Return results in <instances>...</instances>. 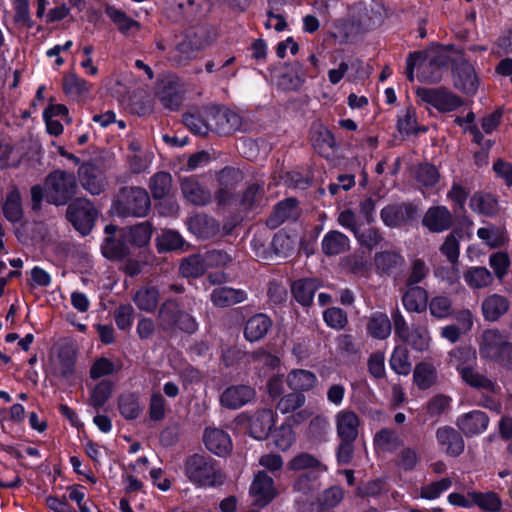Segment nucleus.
<instances>
[{
  "label": "nucleus",
  "instance_id": "f257e3e1",
  "mask_svg": "<svg viewBox=\"0 0 512 512\" xmlns=\"http://www.w3.org/2000/svg\"><path fill=\"white\" fill-rule=\"evenodd\" d=\"M184 473L190 482L199 487L222 485L225 479L218 462L201 453H194L185 459Z\"/></svg>",
  "mask_w": 512,
  "mask_h": 512
},
{
  "label": "nucleus",
  "instance_id": "f03ea898",
  "mask_svg": "<svg viewBox=\"0 0 512 512\" xmlns=\"http://www.w3.org/2000/svg\"><path fill=\"white\" fill-rule=\"evenodd\" d=\"M158 328L165 334L173 336L178 331L192 334L198 329L196 319L184 311L177 301H164L157 313Z\"/></svg>",
  "mask_w": 512,
  "mask_h": 512
},
{
  "label": "nucleus",
  "instance_id": "7ed1b4c3",
  "mask_svg": "<svg viewBox=\"0 0 512 512\" xmlns=\"http://www.w3.org/2000/svg\"><path fill=\"white\" fill-rule=\"evenodd\" d=\"M45 198L49 204L64 206L77 194L78 183L74 173L61 169L51 171L44 181Z\"/></svg>",
  "mask_w": 512,
  "mask_h": 512
},
{
  "label": "nucleus",
  "instance_id": "20e7f679",
  "mask_svg": "<svg viewBox=\"0 0 512 512\" xmlns=\"http://www.w3.org/2000/svg\"><path fill=\"white\" fill-rule=\"evenodd\" d=\"M112 207L121 217H145L150 211L151 201L144 188L125 186L119 189Z\"/></svg>",
  "mask_w": 512,
  "mask_h": 512
},
{
  "label": "nucleus",
  "instance_id": "39448f33",
  "mask_svg": "<svg viewBox=\"0 0 512 512\" xmlns=\"http://www.w3.org/2000/svg\"><path fill=\"white\" fill-rule=\"evenodd\" d=\"M480 353L506 369L512 370V343L496 329L484 331Z\"/></svg>",
  "mask_w": 512,
  "mask_h": 512
},
{
  "label": "nucleus",
  "instance_id": "423d86ee",
  "mask_svg": "<svg viewBox=\"0 0 512 512\" xmlns=\"http://www.w3.org/2000/svg\"><path fill=\"white\" fill-rule=\"evenodd\" d=\"M66 217L77 231L86 235L94 226L97 210L88 199L78 198L69 204Z\"/></svg>",
  "mask_w": 512,
  "mask_h": 512
},
{
  "label": "nucleus",
  "instance_id": "0eeeda50",
  "mask_svg": "<svg viewBox=\"0 0 512 512\" xmlns=\"http://www.w3.org/2000/svg\"><path fill=\"white\" fill-rule=\"evenodd\" d=\"M417 96L425 103L433 106L439 112H451L463 105L462 99L444 87L425 88L416 90Z\"/></svg>",
  "mask_w": 512,
  "mask_h": 512
},
{
  "label": "nucleus",
  "instance_id": "6e6552de",
  "mask_svg": "<svg viewBox=\"0 0 512 512\" xmlns=\"http://www.w3.org/2000/svg\"><path fill=\"white\" fill-rule=\"evenodd\" d=\"M243 175L239 169L225 167L217 174L218 187L214 199L218 206L231 205L235 200V191L242 182Z\"/></svg>",
  "mask_w": 512,
  "mask_h": 512
},
{
  "label": "nucleus",
  "instance_id": "1a4fd4ad",
  "mask_svg": "<svg viewBox=\"0 0 512 512\" xmlns=\"http://www.w3.org/2000/svg\"><path fill=\"white\" fill-rule=\"evenodd\" d=\"M420 61L419 80L435 84L442 79V69L447 66L449 59L444 49H437L429 55L424 53V60Z\"/></svg>",
  "mask_w": 512,
  "mask_h": 512
},
{
  "label": "nucleus",
  "instance_id": "9d476101",
  "mask_svg": "<svg viewBox=\"0 0 512 512\" xmlns=\"http://www.w3.org/2000/svg\"><path fill=\"white\" fill-rule=\"evenodd\" d=\"M454 87L467 95H474L478 90V77L474 67L466 60L454 61L452 66Z\"/></svg>",
  "mask_w": 512,
  "mask_h": 512
},
{
  "label": "nucleus",
  "instance_id": "9b49d317",
  "mask_svg": "<svg viewBox=\"0 0 512 512\" xmlns=\"http://www.w3.org/2000/svg\"><path fill=\"white\" fill-rule=\"evenodd\" d=\"M253 499V505L257 507L267 506L278 494L274 480L264 471H258L249 489Z\"/></svg>",
  "mask_w": 512,
  "mask_h": 512
},
{
  "label": "nucleus",
  "instance_id": "f8f14e48",
  "mask_svg": "<svg viewBox=\"0 0 512 512\" xmlns=\"http://www.w3.org/2000/svg\"><path fill=\"white\" fill-rule=\"evenodd\" d=\"M381 219L388 227H400L418 216V208L412 203L391 204L381 210Z\"/></svg>",
  "mask_w": 512,
  "mask_h": 512
},
{
  "label": "nucleus",
  "instance_id": "ddd939ff",
  "mask_svg": "<svg viewBox=\"0 0 512 512\" xmlns=\"http://www.w3.org/2000/svg\"><path fill=\"white\" fill-rule=\"evenodd\" d=\"M256 397L254 387L237 384L227 387L220 395V404L230 410H236L252 402Z\"/></svg>",
  "mask_w": 512,
  "mask_h": 512
},
{
  "label": "nucleus",
  "instance_id": "4468645a",
  "mask_svg": "<svg viewBox=\"0 0 512 512\" xmlns=\"http://www.w3.org/2000/svg\"><path fill=\"white\" fill-rule=\"evenodd\" d=\"M211 131L219 135H230L242 126L241 117L234 111L226 108L211 107Z\"/></svg>",
  "mask_w": 512,
  "mask_h": 512
},
{
  "label": "nucleus",
  "instance_id": "2eb2a0df",
  "mask_svg": "<svg viewBox=\"0 0 512 512\" xmlns=\"http://www.w3.org/2000/svg\"><path fill=\"white\" fill-rule=\"evenodd\" d=\"M183 197L194 206H206L212 201L210 190L195 177H185L180 183Z\"/></svg>",
  "mask_w": 512,
  "mask_h": 512
},
{
  "label": "nucleus",
  "instance_id": "dca6fc26",
  "mask_svg": "<svg viewBox=\"0 0 512 512\" xmlns=\"http://www.w3.org/2000/svg\"><path fill=\"white\" fill-rule=\"evenodd\" d=\"M184 93V85L177 77H167L162 81L159 99L165 108L174 111L179 109Z\"/></svg>",
  "mask_w": 512,
  "mask_h": 512
},
{
  "label": "nucleus",
  "instance_id": "f3484780",
  "mask_svg": "<svg viewBox=\"0 0 512 512\" xmlns=\"http://www.w3.org/2000/svg\"><path fill=\"white\" fill-rule=\"evenodd\" d=\"M188 230L196 237L210 239L220 232V223L205 213H196L186 221Z\"/></svg>",
  "mask_w": 512,
  "mask_h": 512
},
{
  "label": "nucleus",
  "instance_id": "a211bd4d",
  "mask_svg": "<svg viewBox=\"0 0 512 512\" xmlns=\"http://www.w3.org/2000/svg\"><path fill=\"white\" fill-rule=\"evenodd\" d=\"M78 175L83 188L92 195H99L105 189L106 182L102 171L93 163L80 165Z\"/></svg>",
  "mask_w": 512,
  "mask_h": 512
},
{
  "label": "nucleus",
  "instance_id": "6ab92c4d",
  "mask_svg": "<svg viewBox=\"0 0 512 512\" xmlns=\"http://www.w3.org/2000/svg\"><path fill=\"white\" fill-rule=\"evenodd\" d=\"M422 223L430 232L441 233L452 227L453 216L445 206H434L426 211Z\"/></svg>",
  "mask_w": 512,
  "mask_h": 512
},
{
  "label": "nucleus",
  "instance_id": "aec40b11",
  "mask_svg": "<svg viewBox=\"0 0 512 512\" xmlns=\"http://www.w3.org/2000/svg\"><path fill=\"white\" fill-rule=\"evenodd\" d=\"M211 107L194 109L183 114L184 125L195 135L206 136L211 131Z\"/></svg>",
  "mask_w": 512,
  "mask_h": 512
},
{
  "label": "nucleus",
  "instance_id": "412c9836",
  "mask_svg": "<svg viewBox=\"0 0 512 512\" xmlns=\"http://www.w3.org/2000/svg\"><path fill=\"white\" fill-rule=\"evenodd\" d=\"M203 440L206 448L219 457H225L232 451V441L228 433L218 428H207Z\"/></svg>",
  "mask_w": 512,
  "mask_h": 512
},
{
  "label": "nucleus",
  "instance_id": "4be33fe9",
  "mask_svg": "<svg viewBox=\"0 0 512 512\" xmlns=\"http://www.w3.org/2000/svg\"><path fill=\"white\" fill-rule=\"evenodd\" d=\"M456 424L467 437H471L487 429L489 418L484 412L475 410L459 417Z\"/></svg>",
  "mask_w": 512,
  "mask_h": 512
},
{
  "label": "nucleus",
  "instance_id": "5701e85b",
  "mask_svg": "<svg viewBox=\"0 0 512 512\" xmlns=\"http://www.w3.org/2000/svg\"><path fill=\"white\" fill-rule=\"evenodd\" d=\"M336 430L339 439L356 440L359 434L360 419L351 410H341L336 414Z\"/></svg>",
  "mask_w": 512,
  "mask_h": 512
},
{
  "label": "nucleus",
  "instance_id": "b1692460",
  "mask_svg": "<svg viewBox=\"0 0 512 512\" xmlns=\"http://www.w3.org/2000/svg\"><path fill=\"white\" fill-rule=\"evenodd\" d=\"M274 423V412L272 409L265 408L258 410L250 418V433L255 439L263 440L271 432Z\"/></svg>",
  "mask_w": 512,
  "mask_h": 512
},
{
  "label": "nucleus",
  "instance_id": "393cba45",
  "mask_svg": "<svg viewBox=\"0 0 512 512\" xmlns=\"http://www.w3.org/2000/svg\"><path fill=\"white\" fill-rule=\"evenodd\" d=\"M299 216V208L296 199L288 198L279 202L272 214L267 219V225L270 228H277L285 221H295Z\"/></svg>",
  "mask_w": 512,
  "mask_h": 512
},
{
  "label": "nucleus",
  "instance_id": "a878e982",
  "mask_svg": "<svg viewBox=\"0 0 512 512\" xmlns=\"http://www.w3.org/2000/svg\"><path fill=\"white\" fill-rule=\"evenodd\" d=\"M428 292L420 286L402 289V304L408 312L422 313L428 306Z\"/></svg>",
  "mask_w": 512,
  "mask_h": 512
},
{
  "label": "nucleus",
  "instance_id": "bb28decb",
  "mask_svg": "<svg viewBox=\"0 0 512 512\" xmlns=\"http://www.w3.org/2000/svg\"><path fill=\"white\" fill-rule=\"evenodd\" d=\"M436 438L450 456H458L464 451V440L461 434L452 427L443 426L438 428Z\"/></svg>",
  "mask_w": 512,
  "mask_h": 512
},
{
  "label": "nucleus",
  "instance_id": "cd10ccee",
  "mask_svg": "<svg viewBox=\"0 0 512 512\" xmlns=\"http://www.w3.org/2000/svg\"><path fill=\"white\" fill-rule=\"evenodd\" d=\"M272 327V320L263 313L251 316L244 326V337L249 342L262 340Z\"/></svg>",
  "mask_w": 512,
  "mask_h": 512
},
{
  "label": "nucleus",
  "instance_id": "c85d7f7f",
  "mask_svg": "<svg viewBox=\"0 0 512 512\" xmlns=\"http://www.w3.org/2000/svg\"><path fill=\"white\" fill-rule=\"evenodd\" d=\"M510 307V301L507 297L500 294H491L482 302V313L487 321H497L500 319Z\"/></svg>",
  "mask_w": 512,
  "mask_h": 512
},
{
  "label": "nucleus",
  "instance_id": "c756f323",
  "mask_svg": "<svg viewBox=\"0 0 512 512\" xmlns=\"http://www.w3.org/2000/svg\"><path fill=\"white\" fill-rule=\"evenodd\" d=\"M246 298L247 295L245 291L226 286L215 288L210 295L213 305L220 308L241 303L245 301Z\"/></svg>",
  "mask_w": 512,
  "mask_h": 512
},
{
  "label": "nucleus",
  "instance_id": "7c9ffc66",
  "mask_svg": "<svg viewBox=\"0 0 512 512\" xmlns=\"http://www.w3.org/2000/svg\"><path fill=\"white\" fill-rule=\"evenodd\" d=\"M374 263L380 274L390 275L404 264V258L396 250H385L375 254Z\"/></svg>",
  "mask_w": 512,
  "mask_h": 512
},
{
  "label": "nucleus",
  "instance_id": "2f4dec72",
  "mask_svg": "<svg viewBox=\"0 0 512 512\" xmlns=\"http://www.w3.org/2000/svg\"><path fill=\"white\" fill-rule=\"evenodd\" d=\"M457 371L460 373L463 381L473 388L485 390L487 392H495L497 389V385L494 381L487 378L485 375L480 374L471 367L459 365L457 366Z\"/></svg>",
  "mask_w": 512,
  "mask_h": 512
},
{
  "label": "nucleus",
  "instance_id": "473e14b6",
  "mask_svg": "<svg viewBox=\"0 0 512 512\" xmlns=\"http://www.w3.org/2000/svg\"><path fill=\"white\" fill-rule=\"evenodd\" d=\"M316 381V375L313 372L304 369L292 370L286 377L287 386L292 391L300 393L312 389L315 386Z\"/></svg>",
  "mask_w": 512,
  "mask_h": 512
},
{
  "label": "nucleus",
  "instance_id": "72a5a7b5",
  "mask_svg": "<svg viewBox=\"0 0 512 512\" xmlns=\"http://www.w3.org/2000/svg\"><path fill=\"white\" fill-rule=\"evenodd\" d=\"M322 251L327 256H335L349 249V239L343 233L332 230L322 239Z\"/></svg>",
  "mask_w": 512,
  "mask_h": 512
},
{
  "label": "nucleus",
  "instance_id": "f704fd0d",
  "mask_svg": "<svg viewBox=\"0 0 512 512\" xmlns=\"http://www.w3.org/2000/svg\"><path fill=\"white\" fill-rule=\"evenodd\" d=\"M265 189L260 183L249 184L242 193L240 205L244 210H254L265 205Z\"/></svg>",
  "mask_w": 512,
  "mask_h": 512
},
{
  "label": "nucleus",
  "instance_id": "c9c22d12",
  "mask_svg": "<svg viewBox=\"0 0 512 512\" xmlns=\"http://www.w3.org/2000/svg\"><path fill=\"white\" fill-rule=\"evenodd\" d=\"M199 52V43H191L190 39L183 38L171 51L170 61L176 66H183L195 58Z\"/></svg>",
  "mask_w": 512,
  "mask_h": 512
},
{
  "label": "nucleus",
  "instance_id": "e433bc0d",
  "mask_svg": "<svg viewBox=\"0 0 512 512\" xmlns=\"http://www.w3.org/2000/svg\"><path fill=\"white\" fill-rule=\"evenodd\" d=\"M391 329V320L383 312H375L368 319L367 332L373 338L384 340L390 336Z\"/></svg>",
  "mask_w": 512,
  "mask_h": 512
},
{
  "label": "nucleus",
  "instance_id": "4c0bfd02",
  "mask_svg": "<svg viewBox=\"0 0 512 512\" xmlns=\"http://www.w3.org/2000/svg\"><path fill=\"white\" fill-rule=\"evenodd\" d=\"M319 285L314 279H300L292 284L291 291L295 300L303 306H309Z\"/></svg>",
  "mask_w": 512,
  "mask_h": 512
},
{
  "label": "nucleus",
  "instance_id": "58836bf2",
  "mask_svg": "<svg viewBox=\"0 0 512 512\" xmlns=\"http://www.w3.org/2000/svg\"><path fill=\"white\" fill-rule=\"evenodd\" d=\"M133 301L138 309L148 313L154 312L159 303V291L152 286L141 287L133 295Z\"/></svg>",
  "mask_w": 512,
  "mask_h": 512
},
{
  "label": "nucleus",
  "instance_id": "ea45409f",
  "mask_svg": "<svg viewBox=\"0 0 512 512\" xmlns=\"http://www.w3.org/2000/svg\"><path fill=\"white\" fill-rule=\"evenodd\" d=\"M63 90L68 97L76 101L86 98L89 93L87 82L74 73H69L63 78Z\"/></svg>",
  "mask_w": 512,
  "mask_h": 512
},
{
  "label": "nucleus",
  "instance_id": "a19ab883",
  "mask_svg": "<svg viewBox=\"0 0 512 512\" xmlns=\"http://www.w3.org/2000/svg\"><path fill=\"white\" fill-rule=\"evenodd\" d=\"M462 236L461 230H453L449 233L444 242L441 244L439 250L446 258L450 265L460 264V238Z\"/></svg>",
  "mask_w": 512,
  "mask_h": 512
},
{
  "label": "nucleus",
  "instance_id": "79ce46f5",
  "mask_svg": "<svg viewBox=\"0 0 512 512\" xmlns=\"http://www.w3.org/2000/svg\"><path fill=\"white\" fill-rule=\"evenodd\" d=\"M152 232V224L149 221H145L129 227L124 234V238L135 246L143 247L150 242Z\"/></svg>",
  "mask_w": 512,
  "mask_h": 512
},
{
  "label": "nucleus",
  "instance_id": "37998d69",
  "mask_svg": "<svg viewBox=\"0 0 512 512\" xmlns=\"http://www.w3.org/2000/svg\"><path fill=\"white\" fill-rule=\"evenodd\" d=\"M416 351H425L429 348L430 337L425 326L413 324L408 334L401 340Z\"/></svg>",
  "mask_w": 512,
  "mask_h": 512
},
{
  "label": "nucleus",
  "instance_id": "c03bdc74",
  "mask_svg": "<svg viewBox=\"0 0 512 512\" xmlns=\"http://www.w3.org/2000/svg\"><path fill=\"white\" fill-rule=\"evenodd\" d=\"M373 443L379 451L393 452L402 445V440L396 431L383 428L374 435Z\"/></svg>",
  "mask_w": 512,
  "mask_h": 512
},
{
  "label": "nucleus",
  "instance_id": "a18cd8bd",
  "mask_svg": "<svg viewBox=\"0 0 512 512\" xmlns=\"http://www.w3.org/2000/svg\"><path fill=\"white\" fill-rule=\"evenodd\" d=\"M76 352L72 346H63L58 353L56 373L63 378H70L75 369Z\"/></svg>",
  "mask_w": 512,
  "mask_h": 512
},
{
  "label": "nucleus",
  "instance_id": "49530a36",
  "mask_svg": "<svg viewBox=\"0 0 512 512\" xmlns=\"http://www.w3.org/2000/svg\"><path fill=\"white\" fill-rule=\"evenodd\" d=\"M118 409L120 414L127 420L138 418L143 411V407L139 403V397L134 393L120 395L118 398Z\"/></svg>",
  "mask_w": 512,
  "mask_h": 512
},
{
  "label": "nucleus",
  "instance_id": "de8ad7c7",
  "mask_svg": "<svg viewBox=\"0 0 512 512\" xmlns=\"http://www.w3.org/2000/svg\"><path fill=\"white\" fill-rule=\"evenodd\" d=\"M206 267L204 255L194 254L181 261L179 271L186 278H197L204 273Z\"/></svg>",
  "mask_w": 512,
  "mask_h": 512
},
{
  "label": "nucleus",
  "instance_id": "09e8293b",
  "mask_svg": "<svg viewBox=\"0 0 512 512\" xmlns=\"http://www.w3.org/2000/svg\"><path fill=\"white\" fill-rule=\"evenodd\" d=\"M467 284L474 289L485 288L493 283V275L486 267H470L464 273Z\"/></svg>",
  "mask_w": 512,
  "mask_h": 512
},
{
  "label": "nucleus",
  "instance_id": "8fccbe9b",
  "mask_svg": "<svg viewBox=\"0 0 512 512\" xmlns=\"http://www.w3.org/2000/svg\"><path fill=\"white\" fill-rule=\"evenodd\" d=\"M149 188L155 199L166 197L172 188V176L168 172L160 171L155 173L149 181Z\"/></svg>",
  "mask_w": 512,
  "mask_h": 512
},
{
  "label": "nucleus",
  "instance_id": "3c124183",
  "mask_svg": "<svg viewBox=\"0 0 512 512\" xmlns=\"http://www.w3.org/2000/svg\"><path fill=\"white\" fill-rule=\"evenodd\" d=\"M469 205L473 211L485 216H493L498 211L497 200L490 194H474Z\"/></svg>",
  "mask_w": 512,
  "mask_h": 512
},
{
  "label": "nucleus",
  "instance_id": "603ef678",
  "mask_svg": "<svg viewBox=\"0 0 512 512\" xmlns=\"http://www.w3.org/2000/svg\"><path fill=\"white\" fill-rule=\"evenodd\" d=\"M287 468L288 470L295 472L302 470H310V472H313L314 470L320 468H322L323 470L326 469L318 458L306 452H302L294 456L288 462Z\"/></svg>",
  "mask_w": 512,
  "mask_h": 512
},
{
  "label": "nucleus",
  "instance_id": "864d4df0",
  "mask_svg": "<svg viewBox=\"0 0 512 512\" xmlns=\"http://www.w3.org/2000/svg\"><path fill=\"white\" fill-rule=\"evenodd\" d=\"M315 150L322 156H329L336 142L330 130L324 127L317 129L312 135Z\"/></svg>",
  "mask_w": 512,
  "mask_h": 512
},
{
  "label": "nucleus",
  "instance_id": "5fc2aeb1",
  "mask_svg": "<svg viewBox=\"0 0 512 512\" xmlns=\"http://www.w3.org/2000/svg\"><path fill=\"white\" fill-rule=\"evenodd\" d=\"M3 213L6 219L12 223L19 222L23 217L21 196L17 190H12L6 196L3 204Z\"/></svg>",
  "mask_w": 512,
  "mask_h": 512
},
{
  "label": "nucleus",
  "instance_id": "6e6d98bb",
  "mask_svg": "<svg viewBox=\"0 0 512 512\" xmlns=\"http://www.w3.org/2000/svg\"><path fill=\"white\" fill-rule=\"evenodd\" d=\"M413 378L419 389L426 390L436 383L437 373L431 364L420 363L414 369Z\"/></svg>",
  "mask_w": 512,
  "mask_h": 512
},
{
  "label": "nucleus",
  "instance_id": "4d7b16f0",
  "mask_svg": "<svg viewBox=\"0 0 512 512\" xmlns=\"http://www.w3.org/2000/svg\"><path fill=\"white\" fill-rule=\"evenodd\" d=\"M105 12L123 34L128 35L133 30L137 31L139 29V23L137 21L128 17L123 11L114 6H107Z\"/></svg>",
  "mask_w": 512,
  "mask_h": 512
},
{
  "label": "nucleus",
  "instance_id": "13d9d810",
  "mask_svg": "<svg viewBox=\"0 0 512 512\" xmlns=\"http://www.w3.org/2000/svg\"><path fill=\"white\" fill-rule=\"evenodd\" d=\"M101 251L103 256L109 260H121L128 255V247L114 236H107L104 239Z\"/></svg>",
  "mask_w": 512,
  "mask_h": 512
},
{
  "label": "nucleus",
  "instance_id": "bf43d9fd",
  "mask_svg": "<svg viewBox=\"0 0 512 512\" xmlns=\"http://www.w3.org/2000/svg\"><path fill=\"white\" fill-rule=\"evenodd\" d=\"M391 368L400 375H408L411 371L409 351L405 345H397L390 358Z\"/></svg>",
  "mask_w": 512,
  "mask_h": 512
},
{
  "label": "nucleus",
  "instance_id": "052dcab7",
  "mask_svg": "<svg viewBox=\"0 0 512 512\" xmlns=\"http://www.w3.org/2000/svg\"><path fill=\"white\" fill-rule=\"evenodd\" d=\"M470 496L472 497L473 506L476 505L482 510L497 512L501 509V500L494 492L481 493L472 491Z\"/></svg>",
  "mask_w": 512,
  "mask_h": 512
},
{
  "label": "nucleus",
  "instance_id": "680f3d73",
  "mask_svg": "<svg viewBox=\"0 0 512 512\" xmlns=\"http://www.w3.org/2000/svg\"><path fill=\"white\" fill-rule=\"evenodd\" d=\"M305 401L306 397L303 393L292 391L280 397L276 404V409L282 414L292 413L301 408L305 404Z\"/></svg>",
  "mask_w": 512,
  "mask_h": 512
},
{
  "label": "nucleus",
  "instance_id": "e2e57ef3",
  "mask_svg": "<svg viewBox=\"0 0 512 512\" xmlns=\"http://www.w3.org/2000/svg\"><path fill=\"white\" fill-rule=\"evenodd\" d=\"M113 384L111 381L103 380L99 382L91 392L90 405L99 410L111 397Z\"/></svg>",
  "mask_w": 512,
  "mask_h": 512
},
{
  "label": "nucleus",
  "instance_id": "0e129e2a",
  "mask_svg": "<svg viewBox=\"0 0 512 512\" xmlns=\"http://www.w3.org/2000/svg\"><path fill=\"white\" fill-rule=\"evenodd\" d=\"M430 314L437 319H444L453 314L452 300L446 296H435L428 303Z\"/></svg>",
  "mask_w": 512,
  "mask_h": 512
},
{
  "label": "nucleus",
  "instance_id": "69168bd1",
  "mask_svg": "<svg viewBox=\"0 0 512 512\" xmlns=\"http://www.w3.org/2000/svg\"><path fill=\"white\" fill-rule=\"evenodd\" d=\"M452 486V480L448 477L442 478L423 485L420 488V497L428 500L437 499L442 493L447 491Z\"/></svg>",
  "mask_w": 512,
  "mask_h": 512
},
{
  "label": "nucleus",
  "instance_id": "338daca9",
  "mask_svg": "<svg viewBox=\"0 0 512 512\" xmlns=\"http://www.w3.org/2000/svg\"><path fill=\"white\" fill-rule=\"evenodd\" d=\"M183 245L184 239L174 230H164L157 239V247L160 252L177 250Z\"/></svg>",
  "mask_w": 512,
  "mask_h": 512
},
{
  "label": "nucleus",
  "instance_id": "774afa93",
  "mask_svg": "<svg viewBox=\"0 0 512 512\" xmlns=\"http://www.w3.org/2000/svg\"><path fill=\"white\" fill-rule=\"evenodd\" d=\"M489 265L497 279L502 280L508 273L510 258L506 252H495L489 257Z\"/></svg>",
  "mask_w": 512,
  "mask_h": 512
}]
</instances>
